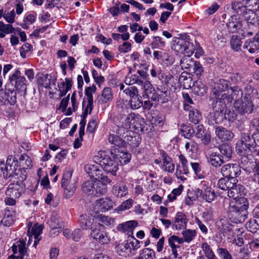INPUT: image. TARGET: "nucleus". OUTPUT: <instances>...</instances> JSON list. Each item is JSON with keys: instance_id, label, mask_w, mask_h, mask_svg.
<instances>
[{"instance_id": "dca6fc26", "label": "nucleus", "mask_w": 259, "mask_h": 259, "mask_svg": "<svg viewBox=\"0 0 259 259\" xmlns=\"http://www.w3.org/2000/svg\"><path fill=\"white\" fill-rule=\"evenodd\" d=\"M188 219L186 215L182 212L177 213L175 220L172 222V228L173 229L180 230L185 229L187 227Z\"/></svg>"}, {"instance_id": "ddd939ff", "label": "nucleus", "mask_w": 259, "mask_h": 259, "mask_svg": "<svg viewBox=\"0 0 259 259\" xmlns=\"http://www.w3.org/2000/svg\"><path fill=\"white\" fill-rule=\"evenodd\" d=\"M221 172L224 177L236 178L240 174V168L237 164H227L222 166Z\"/></svg>"}, {"instance_id": "a211bd4d", "label": "nucleus", "mask_w": 259, "mask_h": 259, "mask_svg": "<svg viewBox=\"0 0 259 259\" xmlns=\"http://www.w3.org/2000/svg\"><path fill=\"white\" fill-rule=\"evenodd\" d=\"M138 225V223L136 221H130L119 224L117 229L119 231L130 236L133 234V231Z\"/></svg>"}, {"instance_id": "6e6d98bb", "label": "nucleus", "mask_w": 259, "mask_h": 259, "mask_svg": "<svg viewBox=\"0 0 259 259\" xmlns=\"http://www.w3.org/2000/svg\"><path fill=\"white\" fill-rule=\"evenodd\" d=\"M246 228L251 233H255L259 227V224L255 219L250 220L246 224Z\"/></svg>"}, {"instance_id": "a19ab883", "label": "nucleus", "mask_w": 259, "mask_h": 259, "mask_svg": "<svg viewBox=\"0 0 259 259\" xmlns=\"http://www.w3.org/2000/svg\"><path fill=\"white\" fill-rule=\"evenodd\" d=\"M15 215L12 213L9 209L6 208L5 214L2 221V223L6 226H10L12 225L15 221Z\"/></svg>"}, {"instance_id": "2eb2a0df", "label": "nucleus", "mask_w": 259, "mask_h": 259, "mask_svg": "<svg viewBox=\"0 0 259 259\" xmlns=\"http://www.w3.org/2000/svg\"><path fill=\"white\" fill-rule=\"evenodd\" d=\"M230 82L225 79H220L214 83L212 89V93L217 98L221 97L223 92H225L229 89Z\"/></svg>"}, {"instance_id": "603ef678", "label": "nucleus", "mask_w": 259, "mask_h": 259, "mask_svg": "<svg viewBox=\"0 0 259 259\" xmlns=\"http://www.w3.org/2000/svg\"><path fill=\"white\" fill-rule=\"evenodd\" d=\"M20 163L23 165V168L28 169L32 167V162L30 158L27 155H22L19 158Z\"/></svg>"}, {"instance_id": "0e129e2a", "label": "nucleus", "mask_w": 259, "mask_h": 259, "mask_svg": "<svg viewBox=\"0 0 259 259\" xmlns=\"http://www.w3.org/2000/svg\"><path fill=\"white\" fill-rule=\"evenodd\" d=\"M144 90L145 96L146 95H150L152 92L155 91V89L152 87L151 83L147 80H145V83L142 88Z\"/></svg>"}, {"instance_id": "cd10ccee", "label": "nucleus", "mask_w": 259, "mask_h": 259, "mask_svg": "<svg viewBox=\"0 0 259 259\" xmlns=\"http://www.w3.org/2000/svg\"><path fill=\"white\" fill-rule=\"evenodd\" d=\"M99 101L102 104L107 103L111 101L113 98V94L112 89L109 87L104 88L102 94L99 96Z\"/></svg>"}, {"instance_id": "4c0bfd02", "label": "nucleus", "mask_w": 259, "mask_h": 259, "mask_svg": "<svg viewBox=\"0 0 259 259\" xmlns=\"http://www.w3.org/2000/svg\"><path fill=\"white\" fill-rule=\"evenodd\" d=\"M95 181L89 180L84 182L82 185V191L89 195L95 194Z\"/></svg>"}, {"instance_id": "6ab92c4d", "label": "nucleus", "mask_w": 259, "mask_h": 259, "mask_svg": "<svg viewBox=\"0 0 259 259\" xmlns=\"http://www.w3.org/2000/svg\"><path fill=\"white\" fill-rule=\"evenodd\" d=\"M160 155L162 161V169L165 171L172 173L175 170V166L171 158L164 151H162Z\"/></svg>"}, {"instance_id": "37998d69", "label": "nucleus", "mask_w": 259, "mask_h": 259, "mask_svg": "<svg viewBox=\"0 0 259 259\" xmlns=\"http://www.w3.org/2000/svg\"><path fill=\"white\" fill-rule=\"evenodd\" d=\"M184 242H190L196 236L197 232L195 230L186 229L182 232Z\"/></svg>"}, {"instance_id": "7c9ffc66", "label": "nucleus", "mask_w": 259, "mask_h": 259, "mask_svg": "<svg viewBox=\"0 0 259 259\" xmlns=\"http://www.w3.org/2000/svg\"><path fill=\"white\" fill-rule=\"evenodd\" d=\"M241 156L240 159V164L241 167L246 169L247 171L250 170L251 166L253 163L252 161V155H243L241 154Z\"/></svg>"}, {"instance_id": "412c9836", "label": "nucleus", "mask_w": 259, "mask_h": 259, "mask_svg": "<svg viewBox=\"0 0 259 259\" xmlns=\"http://www.w3.org/2000/svg\"><path fill=\"white\" fill-rule=\"evenodd\" d=\"M227 28L230 32L235 33L241 28V22L237 18V16H231L227 24Z\"/></svg>"}, {"instance_id": "8fccbe9b", "label": "nucleus", "mask_w": 259, "mask_h": 259, "mask_svg": "<svg viewBox=\"0 0 259 259\" xmlns=\"http://www.w3.org/2000/svg\"><path fill=\"white\" fill-rule=\"evenodd\" d=\"M94 227L92 229V232L91 233V237L96 240L100 234L103 232L101 230L103 228V225H101L99 223L96 222L95 224H93Z\"/></svg>"}, {"instance_id": "ea45409f", "label": "nucleus", "mask_w": 259, "mask_h": 259, "mask_svg": "<svg viewBox=\"0 0 259 259\" xmlns=\"http://www.w3.org/2000/svg\"><path fill=\"white\" fill-rule=\"evenodd\" d=\"M194 92L198 96H203L207 90L205 85L200 80H197L193 85Z\"/></svg>"}, {"instance_id": "13d9d810", "label": "nucleus", "mask_w": 259, "mask_h": 259, "mask_svg": "<svg viewBox=\"0 0 259 259\" xmlns=\"http://www.w3.org/2000/svg\"><path fill=\"white\" fill-rule=\"evenodd\" d=\"M165 46V42L162 38L159 36H154L151 42V47L153 49L163 47Z\"/></svg>"}, {"instance_id": "58836bf2", "label": "nucleus", "mask_w": 259, "mask_h": 259, "mask_svg": "<svg viewBox=\"0 0 259 259\" xmlns=\"http://www.w3.org/2000/svg\"><path fill=\"white\" fill-rule=\"evenodd\" d=\"M107 184L108 183L106 182L100 181L95 182L94 196H97L98 194L103 195L105 194L107 192Z\"/></svg>"}, {"instance_id": "5701e85b", "label": "nucleus", "mask_w": 259, "mask_h": 259, "mask_svg": "<svg viewBox=\"0 0 259 259\" xmlns=\"http://www.w3.org/2000/svg\"><path fill=\"white\" fill-rule=\"evenodd\" d=\"M196 195H200L204 200L208 202L212 201L215 196L214 192L208 187H203L201 190L198 189Z\"/></svg>"}, {"instance_id": "f257e3e1", "label": "nucleus", "mask_w": 259, "mask_h": 259, "mask_svg": "<svg viewBox=\"0 0 259 259\" xmlns=\"http://www.w3.org/2000/svg\"><path fill=\"white\" fill-rule=\"evenodd\" d=\"M227 207L228 215L234 223H242L247 219L248 212L249 202L245 197L234 198L230 200L226 198L224 200V206Z\"/></svg>"}, {"instance_id": "9d476101", "label": "nucleus", "mask_w": 259, "mask_h": 259, "mask_svg": "<svg viewBox=\"0 0 259 259\" xmlns=\"http://www.w3.org/2000/svg\"><path fill=\"white\" fill-rule=\"evenodd\" d=\"M234 108L240 114H250L253 110V105L250 100L244 97L241 100L235 101Z\"/></svg>"}, {"instance_id": "e433bc0d", "label": "nucleus", "mask_w": 259, "mask_h": 259, "mask_svg": "<svg viewBox=\"0 0 259 259\" xmlns=\"http://www.w3.org/2000/svg\"><path fill=\"white\" fill-rule=\"evenodd\" d=\"M140 259H155V251L149 248H144L141 250L138 256Z\"/></svg>"}, {"instance_id": "774afa93", "label": "nucleus", "mask_w": 259, "mask_h": 259, "mask_svg": "<svg viewBox=\"0 0 259 259\" xmlns=\"http://www.w3.org/2000/svg\"><path fill=\"white\" fill-rule=\"evenodd\" d=\"M230 79L233 83L238 84L241 82L242 76L239 73L234 72L231 74Z\"/></svg>"}, {"instance_id": "c756f323", "label": "nucleus", "mask_w": 259, "mask_h": 259, "mask_svg": "<svg viewBox=\"0 0 259 259\" xmlns=\"http://www.w3.org/2000/svg\"><path fill=\"white\" fill-rule=\"evenodd\" d=\"M231 90L232 91L231 94L230 95L231 97H229V95H228V97L227 98V100H228V102H232L233 99H235L236 101L237 100H241L244 98L243 91L239 87H231Z\"/></svg>"}, {"instance_id": "c03bdc74", "label": "nucleus", "mask_w": 259, "mask_h": 259, "mask_svg": "<svg viewBox=\"0 0 259 259\" xmlns=\"http://www.w3.org/2000/svg\"><path fill=\"white\" fill-rule=\"evenodd\" d=\"M201 247L207 259H217L211 248L207 243H203Z\"/></svg>"}, {"instance_id": "393cba45", "label": "nucleus", "mask_w": 259, "mask_h": 259, "mask_svg": "<svg viewBox=\"0 0 259 259\" xmlns=\"http://www.w3.org/2000/svg\"><path fill=\"white\" fill-rule=\"evenodd\" d=\"M17 31H19V28H15L10 24H5L2 21H0V38H4L6 36V34L14 33L16 34Z\"/></svg>"}, {"instance_id": "473e14b6", "label": "nucleus", "mask_w": 259, "mask_h": 259, "mask_svg": "<svg viewBox=\"0 0 259 259\" xmlns=\"http://www.w3.org/2000/svg\"><path fill=\"white\" fill-rule=\"evenodd\" d=\"M220 154L225 161H228L231 157L232 150L231 147L227 144H223L219 148Z\"/></svg>"}, {"instance_id": "864d4df0", "label": "nucleus", "mask_w": 259, "mask_h": 259, "mask_svg": "<svg viewBox=\"0 0 259 259\" xmlns=\"http://www.w3.org/2000/svg\"><path fill=\"white\" fill-rule=\"evenodd\" d=\"M251 236V234H246L244 236L245 239L248 240L247 243L250 245V247L252 249L259 248V237L254 239L249 240V237Z\"/></svg>"}, {"instance_id": "c9c22d12", "label": "nucleus", "mask_w": 259, "mask_h": 259, "mask_svg": "<svg viewBox=\"0 0 259 259\" xmlns=\"http://www.w3.org/2000/svg\"><path fill=\"white\" fill-rule=\"evenodd\" d=\"M120 136L119 135L110 134L108 138V141L110 143L114 145L115 146L118 147H124L126 143Z\"/></svg>"}, {"instance_id": "b1692460", "label": "nucleus", "mask_w": 259, "mask_h": 259, "mask_svg": "<svg viewBox=\"0 0 259 259\" xmlns=\"http://www.w3.org/2000/svg\"><path fill=\"white\" fill-rule=\"evenodd\" d=\"M11 248L14 255L16 256H20L23 253H24V252H27L26 243L23 240H20L15 243Z\"/></svg>"}, {"instance_id": "052dcab7", "label": "nucleus", "mask_w": 259, "mask_h": 259, "mask_svg": "<svg viewBox=\"0 0 259 259\" xmlns=\"http://www.w3.org/2000/svg\"><path fill=\"white\" fill-rule=\"evenodd\" d=\"M190 72L195 74L197 76H200L203 72V68L202 65L199 62L195 61Z\"/></svg>"}, {"instance_id": "72a5a7b5", "label": "nucleus", "mask_w": 259, "mask_h": 259, "mask_svg": "<svg viewBox=\"0 0 259 259\" xmlns=\"http://www.w3.org/2000/svg\"><path fill=\"white\" fill-rule=\"evenodd\" d=\"M80 226L83 229H93L94 226L93 224L96 222H94L93 218H91L87 216L81 215L79 220Z\"/></svg>"}, {"instance_id": "de8ad7c7", "label": "nucleus", "mask_w": 259, "mask_h": 259, "mask_svg": "<svg viewBox=\"0 0 259 259\" xmlns=\"http://www.w3.org/2000/svg\"><path fill=\"white\" fill-rule=\"evenodd\" d=\"M181 134L185 138L190 139L194 134L193 128L188 125L183 124L181 127Z\"/></svg>"}, {"instance_id": "2f4dec72", "label": "nucleus", "mask_w": 259, "mask_h": 259, "mask_svg": "<svg viewBox=\"0 0 259 259\" xmlns=\"http://www.w3.org/2000/svg\"><path fill=\"white\" fill-rule=\"evenodd\" d=\"M158 90V100L162 103L167 102L170 99V91L167 88L160 86L157 88Z\"/></svg>"}, {"instance_id": "4be33fe9", "label": "nucleus", "mask_w": 259, "mask_h": 259, "mask_svg": "<svg viewBox=\"0 0 259 259\" xmlns=\"http://www.w3.org/2000/svg\"><path fill=\"white\" fill-rule=\"evenodd\" d=\"M43 230V226L41 225H38L35 224L33 225L31 229H29L28 233L30 234V237H34V241L33 246L36 247L37 243L39 242L40 239L39 238V235L42 233Z\"/></svg>"}, {"instance_id": "bb28decb", "label": "nucleus", "mask_w": 259, "mask_h": 259, "mask_svg": "<svg viewBox=\"0 0 259 259\" xmlns=\"http://www.w3.org/2000/svg\"><path fill=\"white\" fill-rule=\"evenodd\" d=\"M190 54H185V55L181 59L180 65L183 69L187 70L190 72L192 71V67L194 64L195 61L193 60L190 56Z\"/></svg>"}, {"instance_id": "1a4fd4ad", "label": "nucleus", "mask_w": 259, "mask_h": 259, "mask_svg": "<svg viewBox=\"0 0 259 259\" xmlns=\"http://www.w3.org/2000/svg\"><path fill=\"white\" fill-rule=\"evenodd\" d=\"M9 80L16 90L23 92L26 91V81L24 76H21L20 71L16 69L9 76Z\"/></svg>"}, {"instance_id": "39448f33", "label": "nucleus", "mask_w": 259, "mask_h": 259, "mask_svg": "<svg viewBox=\"0 0 259 259\" xmlns=\"http://www.w3.org/2000/svg\"><path fill=\"white\" fill-rule=\"evenodd\" d=\"M19 177H16L15 179H10L12 183L9 184L5 191L6 196L14 197V198H19L24 192L25 185L24 181L26 179L27 176L26 174L17 173Z\"/></svg>"}, {"instance_id": "aec40b11", "label": "nucleus", "mask_w": 259, "mask_h": 259, "mask_svg": "<svg viewBox=\"0 0 259 259\" xmlns=\"http://www.w3.org/2000/svg\"><path fill=\"white\" fill-rule=\"evenodd\" d=\"M215 133L217 137L222 141H230L233 138V134L223 126H218L215 128Z\"/></svg>"}, {"instance_id": "79ce46f5", "label": "nucleus", "mask_w": 259, "mask_h": 259, "mask_svg": "<svg viewBox=\"0 0 259 259\" xmlns=\"http://www.w3.org/2000/svg\"><path fill=\"white\" fill-rule=\"evenodd\" d=\"M201 119V115L197 109L193 108L190 110L189 114V119L190 122L196 124L198 123Z\"/></svg>"}, {"instance_id": "09e8293b", "label": "nucleus", "mask_w": 259, "mask_h": 259, "mask_svg": "<svg viewBox=\"0 0 259 259\" xmlns=\"http://www.w3.org/2000/svg\"><path fill=\"white\" fill-rule=\"evenodd\" d=\"M242 42L241 39L236 35H233L230 40L231 48L235 51H239L241 49Z\"/></svg>"}, {"instance_id": "69168bd1", "label": "nucleus", "mask_w": 259, "mask_h": 259, "mask_svg": "<svg viewBox=\"0 0 259 259\" xmlns=\"http://www.w3.org/2000/svg\"><path fill=\"white\" fill-rule=\"evenodd\" d=\"M132 49L131 44L129 42H124L122 45H119L118 48V51L121 53H126Z\"/></svg>"}, {"instance_id": "0eeeda50", "label": "nucleus", "mask_w": 259, "mask_h": 259, "mask_svg": "<svg viewBox=\"0 0 259 259\" xmlns=\"http://www.w3.org/2000/svg\"><path fill=\"white\" fill-rule=\"evenodd\" d=\"M1 169L3 173L4 178L8 179H15L16 177H19L17 173L25 174V171H22L20 169L16 168L17 161L12 155H10L7 158L6 164L4 161H1Z\"/></svg>"}, {"instance_id": "49530a36", "label": "nucleus", "mask_w": 259, "mask_h": 259, "mask_svg": "<svg viewBox=\"0 0 259 259\" xmlns=\"http://www.w3.org/2000/svg\"><path fill=\"white\" fill-rule=\"evenodd\" d=\"M168 243L170 248L172 247H180V246L176 244H181L184 243V240L182 238H179L176 235H172L168 238Z\"/></svg>"}, {"instance_id": "a878e982", "label": "nucleus", "mask_w": 259, "mask_h": 259, "mask_svg": "<svg viewBox=\"0 0 259 259\" xmlns=\"http://www.w3.org/2000/svg\"><path fill=\"white\" fill-rule=\"evenodd\" d=\"M208 161L212 166L215 167L221 166L226 162L220 153L216 152H213L210 154Z\"/></svg>"}, {"instance_id": "a18cd8bd", "label": "nucleus", "mask_w": 259, "mask_h": 259, "mask_svg": "<svg viewBox=\"0 0 259 259\" xmlns=\"http://www.w3.org/2000/svg\"><path fill=\"white\" fill-rule=\"evenodd\" d=\"M95 175V178L94 179L98 180V181L106 182L107 183H110L111 180L105 174L102 169L100 168V166L97 170Z\"/></svg>"}, {"instance_id": "7ed1b4c3", "label": "nucleus", "mask_w": 259, "mask_h": 259, "mask_svg": "<svg viewBox=\"0 0 259 259\" xmlns=\"http://www.w3.org/2000/svg\"><path fill=\"white\" fill-rule=\"evenodd\" d=\"M95 161L99 160L100 165L104 171L111 173L113 176L116 175V172L118 169V166L122 162L119 159L118 155H114L110 157L105 155V151H100L98 155L94 157Z\"/></svg>"}, {"instance_id": "f704fd0d", "label": "nucleus", "mask_w": 259, "mask_h": 259, "mask_svg": "<svg viewBox=\"0 0 259 259\" xmlns=\"http://www.w3.org/2000/svg\"><path fill=\"white\" fill-rule=\"evenodd\" d=\"M113 194L117 197H123L128 193L127 187L124 184L120 186L114 185L112 187Z\"/></svg>"}, {"instance_id": "680f3d73", "label": "nucleus", "mask_w": 259, "mask_h": 259, "mask_svg": "<svg viewBox=\"0 0 259 259\" xmlns=\"http://www.w3.org/2000/svg\"><path fill=\"white\" fill-rule=\"evenodd\" d=\"M96 87L95 85L88 87L85 89V95L87 97L88 101L93 102V94L96 92Z\"/></svg>"}, {"instance_id": "9b49d317", "label": "nucleus", "mask_w": 259, "mask_h": 259, "mask_svg": "<svg viewBox=\"0 0 259 259\" xmlns=\"http://www.w3.org/2000/svg\"><path fill=\"white\" fill-rule=\"evenodd\" d=\"M253 141L251 138L250 134L247 133H243L241 135V139L238 141L236 145V150L238 153L240 154L244 153L250 147L253 146Z\"/></svg>"}, {"instance_id": "4468645a", "label": "nucleus", "mask_w": 259, "mask_h": 259, "mask_svg": "<svg viewBox=\"0 0 259 259\" xmlns=\"http://www.w3.org/2000/svg\"><path fill=\"white\" fill-rule=\"evenodd\" d=\"M17 93L14 90H0V98L2 102V106L10 104L14 105L17 101Z\"/></svg>"}, {"instance_id": "e2e57ef3", "label": "nucleus", "mask_w": 259, "mask_h": 259, "mask_svg": "<svg viewBox=\"0 0 259 259\" xmlns=\"http://www.w3.org/2000/svg\"><path fill=\"white\" fill-rule=\"evenodd\" d=\"M217 252L222 259H232L231 254L228 252L227 249L220 248L217 250Z\"/></svg>"}, {"instance_id": "423d86ee", "label": "nucleus", "mask_w": 259, "mask_h": 259, "mask_svg": "<svg viewBox=\"0 0 259 259\" xmlns=\"http://www.w3.org/2000/svg\"><path fill=\"white\" fill-rule=\"evenodd\" d=\"M236 178H222L218 182V187L220 189L228 191V196L233 198H237L240 192L242 186L237 185Z\"/></svg>"}, {"instance_id": "6e6552de", "label": "nucleus", "mask_w": 259, "mask_h": 259, "mask_svg": "<svg viewBox=\"0 0 259 259\" xmlns=\"http://www.w3.org/2000/svg\"><path fill=\"white\" fill-rule=\"evenodd\" d=\"M71 177L72 171L67 170L63 174L61 180V186L67 198H70L73 195L77 187L76 182L74 180L72 181Z\"/></svg>"}, {"instance_id": "5fc2aeb1", "label": "nucleus", "mask_w": 259, "mask_h": 259, "mask_svg": "<svg viewBox=\"0 0 259 259\" xmlns=\"http://www.w3.org/2000/svg\"><path fill=\"white\" fill-rule=\"evenodd\" d=\"M99 165L98 164H87L84 166L85 171L89 174L90 176L92 178H95V175L97 170L98 169Z\"/></svg>"}, {"instance_id": "3c124183", "label": "nucleus", "mask_w": 259, "mask_h": 259, "mask_svg": "<svg viewBox=\"0 0 259 259\" xmlns=\"http://www.w3.org/2000/svg\"><path fill=\"white\" fill-rule=\"evenodd\" d=\"M130 105L133 109L140 108L143 106V101L141 100V98L138 96L133 97L131 99Z\"/></svg>"}, {"instance_id": "c85d7f7f", "label": "nucleus", "mask_w": 259, "mask_h": 259, "mask_svg": "<svg viewBox=\"0 0 259 259\" xmlns=\"http://www.w3.org/2000/svg\"><path fill=\"white\" fill-rule=\"evenodd\" d=\"M216 225L222 233H226L232 230V225L229 223L228 219L225 217L220 218L217 221Z\"/></svg>"}, {"instance_id": "bf43d9fd", "label": "nucleus", "mask_w": 259, "mask_h": 259, "mask_svg": "<svg viewBox=\"0 0 259 259\" xmlns=\"http://www.w3.org/2000/svg\"><path fill=\"white\" fill-rule=\"evenodd\" d=\"M179 159L182 164V167L184 174L187 175L189 173V170L188 162L186 158L184 155L181 154L180 155H179Z\"/></svg>"}, {"instance_id": "338daca9", "label": "nucleus", "mask_w": 259, "mask_h": 259, "mask_svg": "<svg viewBox=\"0 0 259 259\" xmlns=\"http://www.w3.org/2000/svg\"><path fill=\"white\" fill-rule=\"evenodd\" d=\"M133 203V200L131 199H127L123 202L121 205H120L118 209L119 210H124L129 209L131 207Z\"/></svg>"}, {"instance_id": "4d7b16f0", "label": "nucleus", "mask_w": 259, "mask_h": 259, "mask_svg": "<svg viewBox=\"0 0 259 259\" xmlns=\"http://www.w3.org/2000/svg\"><path fill=\"white\" fill-rule=\"evenodd\" d=\"M185 148L188 152L194 153L197 151L198 146L196 142L190 140L186 142L185 144Z\"/></svg>"}, {"instance_id": "f3484780", "label": "nucleus", "mask_w": 259, "mask_h": 259, "mask_svg": "<svg viewBox=\"0 0 259 259\" xmlns=\"http://www.w3.org/2000/svg\"><path fill=\"white\" fill-rule=\"evenodd\" d=\"M113 204V201L110 198L104 197L96 201L95 207L98 210L105 212L112 208Z\"/></svg>"}, {"instance_id": "20e7f679", "label": "nucleus", "mask_w": 259, "mask_h": 259, "mask_svg": "<svg viewBox=\"0 0 259 259\" xmlns=\"http://www.w3.org/2000/svg\"><path fill=\"white\" fill-rule=\"evenodd\" d=\"M227 97L228 94L224 93L221 97L215 98V101L212 104L213 114L210 115L208 121L209 125L220 124L226 118L225 113L226 105L224 100H227Z\"/></svg>"}, {"instance_id": "f03ea898", "label": "nucleus", "mask_w": 259, "mask_h": 259, "mask_svg": "<svg viewBox=\"0 0 259 259\" xmlns=\"http://www.w3.org/2000/svg\"><path fill=\"white\" fill-rule=\"evenodd\" d=\"M118 110L120 112L117 116V125L116 133L120 136H123L131 127V125L139 119L140 116L137 114L131 113L128 114H124L126 111L127 112L128 108L123 101H119L117 104Z\"/></svg>"}, {"instance_id": "f8f14e48", "label": "nucleus", "mask_w": 259, "mask_h": 259, "mask_svg": "<svg viewBox=\"0 0 259 259\" xmlns=\"http://www.w3.org/2000/svg\"><path fill=\"white\" fill-rule=\"evenodd\" d=\"M173 42V49L176 52L185 55L192 54V52L189 49L190 44L188 37L176 38Z\"/></svg>"}]
</instances>
